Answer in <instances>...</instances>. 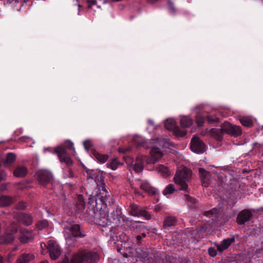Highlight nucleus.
Here are the masks:
<instances>
[{
	"instance_id": "1",
	"label": "nucleus",
	"mask_w": 263,
	"mask_h": 263,
	"mask_svg": "<svg viewBox=\"0 0 263 263\" xmlns=\"http://www.w3.org/2000/svg\"><path fill=\"white\" fill-rule=\"evenodd\" d=\"M90 200H91V204L94 208L95 223L103 228L102 231L105 232L106 235L113 237L115 233V228L114 226L109 227L111 221L109 220L107 211L106 210L108 198L105 199L102 202H98L97 198Z\"/></svg>"
},
{
	"instance_id": "2",
	"label": "nucleus",
	"mask_w": 263,
	"mask_h": 263,
	"mask_svg": "<svg viewBox=\"0 0 263 263\" xmlns=\"http://www.w3.org/2000/svg\"><path fill=\"white\" fill-rule=\"evenodd\" d=\"M219 214V211L217 209L213 208L209 211H205L203 215L209 218V220L204 219L208 222L212 221L211 223H204L203 225L190 231V233L195 239H199L204 237L210 231L212 228V223L216 221Z\"/></svg>"
},
{
	"instance_id": "3",
	"label": "nucleus",
	"mask_w": 263,
	"mask_h": 263,
	"mask_svg": "<svg viewBox=\"0 0 263 263\" xmlns=\"http://www.w3.org/2000/svg\"><path fill=\"white\" fill-rule=\"evenodd\" d=\"M97 252L86 250H81L74 253L70 260L65 256L63 260L59 263H94L99 260Z\"/></svg>"
},
{
	"instance_id": "4",
	"label": "nucleus",
	"mask_w": 263,
	"mask_h": 263,
	"mask_svg": "<svg viewBox=\"0 0 263 263\" xmlns=\"http://www.w3.org/2000/svg\"><path fill=\"white\" fill-rule=\"evenodd\" d=\"M68 151L71 152L73 155L76 154L73 143L71 141H68L65 144L58 146L54 149V153L57 154L60 162L65 163L67 166L71 165L73 163L68 155Z\"/></svg>"
},
{
	"instance_id": "5",
	"label": "nucleus",
	"mask_w": 263,
	"mask_h": 263,
	"mask_svg": "<svg viewBox=\"0 0 263 263\" xmlns=\"http://www.w3.org/2000/svg\"><path fill=\"white\" fill-rule=\"evenodd\" d=\"M95 181L97 184L98 191L96 196L89 198H97L98 202H102L106 198H108L109 194L104 183V176L102 172L96 171Z\"/></svg>"
},
{
	"instance_id": "6",
	"label": "nucleus",
	"mask_w": 263,
	"mask_h": 263,
	"mask_svg": "<svg viewBox=\"0 0 263 263\" xmlns=\"http://www.w3.org/2000/svg\"><path fill=\"white\" fill-rule=\"evenodd\" d=\"M191 174V170L184 167L177 171L174 177L175 183L180 186L179 190L189 192L186 181Z\"/></svg>"
},
{
	"instance_id": "7",
	"label": "nucleus",
	"mask_w": 263,
	"mask_h": 263,
	"mask_svg": "<svg viewBox=\"0 0 263 263\" xmlns=\"http://www.w3.org/2000/svg\"><path fill=\"white\" fill-rule=\"evenodd\" d=\"M63 233L67 241L72 240L73 238H82L85 236V234L81 231L80 225L77 224H65Z\"/></svg>"
},
{
	"instance_id": "8",
	"label": "nucleus",
	"mask_w": 263,
	"mask_h": 263,
	"mask_svg": "<svg viewBox=\"0 0 263 263\" xmlns=\"http://www.w3.org/2000/svg\"><path fill=\"white\" fill-rule=\"evenodd\" d=\"M128 213L135 217H142L146 220L151 219V215L146 210L135 203L130 204L128 209Z\"/></svg>"
},
{
	"instance_id": "9",
	"label": "nucleus",
	"mask_w": 263,
	"mask_h": 263,
	"mask_svg": "<svg viewBox=\"0 0 263 263\" xmlns=\"http://www.w3.org/2000/svg\"><path fill=\"white\" fill-rule=\"evenodd\" d=\"M37 180L40 184L43 187L48 188L52 183L53 176L52 174L47 171H40L37 173Z\"/></svg>"
},
{
	"instance_id": "10",
	"label": "nucleus",
	"mask_w": 263,
	"mask_h": 263,
	"mask_svg": "<svg viewBox=\"0 0 263 263\" xmlns=\"http://www.w3.org/2000/svg\"><path fill=\"white\" fill-rule=\"evenodd\" d=\"M164 125L167 129L173 131L175 134L178 137H182L186 135V131L183 129H180L179 127L176 125V121L173 119H167L165 121Z\"/></svg>"
},
{
	"instance_id": "11",
	"label": "nucleus",
	"mask_w": 263,
	"mask_h": 263,
	"mask_svg": "<svg viewBox=\"0 0 263 263\" xmlns=\"http://www.w3.org/2000/svg\"><path fill=\"white\" fill-rule=\"evenodd\" d=\"M253 210L244 209L241 211L236 217V222L239 225L245 224L250 221L253 217Z\"/></svg>"
},
{
	"instance_id": "12",
	"label": "nucleus",
	"mask_w": 263,
	"mask_h": 263,
	"mask_svg": "<svg viewBox=\"0 0 263 263\" xmlns=\"http://www.w3.org/2000/svg\"><path fill=\"white\" fill-rule=\"evenodd\" d=\"M222 129L224 133L237 137L241 134V129L240 126L233 125L229 122H224L222 124Z\"/></svg>"
},
{
	"instance_id": "13",
	"label": "nucleus",
	"mask_w": 263,
	"mask_h": 263,
	"mask_svg": "<svg viewBox=\"0 0 263 263\" xmlns=\"http://www.w3.org/2000/svg\"><path fill=\"white\" fill-rule=\"evenodd\" d=\"M191 150L197 154H201L205 152L206 146L198 137L194 136L191 142Z\"/></svg>"
},
{
	"instance_id": "14",
	"label": "nucleus",
	"mask_w": 263,
	"mask_h": 263,
	"mask_svg": "<svg viewBox=\"0 0 263 263\" xmlns=\"http://www.w3.org/2000/svg\"><path fill=\"white\" fill-rule=\"evenodd\" d=\"M48 249L50 256L52 260L57 259L61 255V250L59 245L57 242L52 240L48 241Z\"/></svg>"
},
{
	"instance_id": "15",
	"label": "nucleus",
	"mask_w": 263,
	"mask_h": 263,
	"mask_svg": "<svg viewBox=\"0 0 263 263\" xmlns=\"http://www.w3.org/2000/svg\"><path fill=\"white\" fill-rule=\"evenodd\" d=\"M17 221L26 226H29L33 223V218L32 216L29 213L20 212L17 213L15 216Z\"/></svg>"
},
{
	"instance_id": "16",
	"label": "nucleus",
	"mask_w": 263,
	"mask_h": 263,
	"mask_svg": "<svg viewBox=\"0 0 263 263\" xmlns=\"http://www.w3.org/2000/svg\"><path fill=\"white\" fill-rule=\"evenodd\" d=\"M20 235L18 239L22 243H26L32 241L34 238V235L31 230L25 228L20 229Z\"/></svg>"
},
{
	"instance_id": "17",
	"label": "nucleus",
	"mask_w": 263,
	"mask_h": 263,
	"mask_svg": "<svg viewBox=\"0 0 263 263\" xmlns=\"http://www.w3.org/2000/svg\"><path fill=\"white\" fill-rule=\"evenodd\" d=\"M151 157L147 159V163H155L158 161L162 156L163 154L160 149L158 147L153 146L151 150Z\"/></svg>"
},
{
	"instance_id": "18",
	"label": "nucleus",
	"mask_w": 263,
	"mask_h": 263,
	"mask_svg": "<svg viewBox=\"0 0 263 263\" xmlns=\"http://www.w3.org/2000/svg\"><path fill=\"white\" fill-rule=\"evenodd\" d=\"M234 241L235 237L234 236L224 239L220 243L216 244L217 249L219 252H222L227 249Z\"/></svg>"
},
{
	"instance_id": "19",
	"label": "nucleus",
	"mask_w": 263,
	"mask_h": 263,
	"mask_svg": "<svg viewBox=\"0 0 263 263\" xmlns=\"http://www.w3.org/2000/svg\"><path fill=\"white\" fill-rule=\"evenodd\" d=\"M199 173L202 186L204 187L208 186L210 184L209 182L211 179L210 173L203 168H199Z\"/></svg>"
},
{
	"instance_id": "20",
	"label": "nucleus",
	"mask_w": 263,
	"mask_h": 263,
	"mask_svg": "<svg viewBox=\"0 0 263 263\" xmlns=\"http://www.w3.org/2000/svg\"><path fill=\"white\" fill-rule=\"evenodd\" d=\"M109 217V220L110 221L111 219L113 220L111 221V223H115L116 225H118L120 224V219L121 218V211L120 209H114L110 214V215H108V217Z\"/></svg>"
},
{
	"instance_id": "21",
	"label": "nucleus",
	"mask_w": 263,
	"mask_h": 263,
	"mask_svg": "<svg viewBox=\"0 0 263 263\" xmlns=\"http://www.w3.org/2000/svg\"><path fill=\"white\" fill-rule=\"evenodd\" d=\"M140 189L151 195H154L157 193L155 188L152 187L147 181H143L140 185Z\"/></svg>"
},
{
	"instance_id": "22",
	"label": "nucleus",
	"mask_w": 263,
	"mask_h": 263,
	"mask_svg": "<svg viewBox=\"0 0 263 263\" xmlns=\"http://www.w3.org/2000/svg\"><path fill=\"white\" fill-rule=\"evenodd\" d=\"M15 201L13 197L2 195L0 196V207L8 206L12 204Z\"/></svg>"
},
{
	"instance_id": "23",
	"label": "nucleus",
	"mask_w": 263,
	"mask_h": 263,
	"mask_svg": "<svg viewBox=\"0 0 263 263\" xmlns=\"http://www.w3.org/2000/svg\"><path fill=\"white\" fill-rule=\"evenodd\" d=\"M34 258V255L31 253H23L18 257L17 263H28Z\"/></svg>"
},
{
	"instance_id": "24",
	"label": "nucleus",
	"mask_w": 263,
	"mask_h": 263,
	"mask_svg": "<svg viewBox=\"0 0 263 263\" xmlns=\"http://www.w3.org/2000/svg\"><path fill=\"white\" fill-rule=\"evenodd\" d=\"M144 159L142 156L137 158L135 163L134 165V170L136 172H140L143 170Z\"/></svg>"
},
{
	"instance_id": "25",
	"label": "nucleus",
	"mask_w": 263,
	"mask_h": 263,
	"mask_svg": "<svg viewBox=\"0 0 263 263\" xmlns=\"http://www.w3.org/2000/svg\"><path fill=\"white\" fill-rule=\"evenodd\" d=\"M210 134L212 136L214 137L218 141H221L222 139L223 134L224 133V130L222 129V126L221 128H212L210 130Z\"/></svg>"
},
{
	"instance_id": "26",
	"label": "nucleus",
	"mask_w": 263,
	"mask_h": 263,
	"mask_svg": "<svg viewBox=\"0 0 263 263\" xmlns=\"http://www.w3.org/2000/svg\"><path fill=\"white\" fill-rule=\"evenodd\" d=\"M193 122V120L187 116H182L180 117V125L183 128L190 127L192 125Z\"/></svg>"
},
{
	"instance_id": "27",
	"label": "nucleus",
	"mask_w": 263,
	"mask_h": 263,
	"mask_svg": "<svg viewBox=\"0 0 263 263\" xmlns=\"http://www.w3.org/2000/svg\"><path fill=\"white\" fill-rule=\"evenodd\" d=\"M14 240V236L12 234L6 233L0 237V243L3 244H8L13 242Z\"/></svg>"
},
{
	"instance_id": "28",
	"label": "nucleus",
	"mask_w": 263,
	"mask_h": 263,
	"mask_svg": "<svg viewBox=\"0 0 263 263\" xmlns=\"http://www.w3.org/2000/svg\"><path fill=\"white\" fill-rule=\"evenodd\" d=\"M27 173V169L24 166H18L13 171V174L17 177H24Z\"/></svg>"
},
{
	"instance_id": "29",
	"label": "nucleus",
	"mask_w": 263,
	"mask_h": 263,
	"mask_svg": "<svg viewBox=\"0 0 263 263\" xmlns=\"http://www.w3.org/2000/svg\"><path fill=\"white\" fill-rule=\"evenodd\" d=\"M177 222V219L174 216H168L166 217L163 221V227L166 228L174 226Z\"/></svg>"
},
{
	"instance_id": "30",
	"label": "nucleus",
	"mask_w": 263,
	"mask_h": 263,
	"mask_svg": "<svg viewBox=\"0 0 263 263\" xmlns=\"http://www.w3.org/2000/svg\"><path fill=\"white\" fill-rule=\"evenodd\" d=\"M93 155L96 159L102 163H105L109 158L107 155L102 154L95 151L93 152Z\"/></svg>"
},
{
	"instance_id": "31",
	"label": "nucleus",
	"mask_w": 263,
	"mask_h": 263,
	"mask_svg": "<svg viewBox=\"0 0 263 263\" xmlns=\"http://www.w3.org/2000/svg\"><path fill=\"white\" fill-rule=\"evenodd\" d=\"M184 199L187 202L188 206L191 208H196L198 206L197 202L195 199L186 194L184 195Z\"/></svg>"
},
{
	"instance_id": "32",
	"label": "nucleus",
	"mask_w": 263,
	"mask_h": 263,
	"mask_svg": "<svg viewBox=\"0 0 263 263\" xmlns=\"http://www.w3.org/2000/svg\"><path fill=\"white\" fill-rule=\"evenodd\" d=\"M16 156L12 153H9L7 155L6 159L4 160V165L7 166L11 164L15 160Z\"/></svg>"
},
{
	"instance_id": "33",
	"label": "nucleus",
	"mask_w": 263,
	"mask_h": 263,
	"mask_svg": "<svg viewBox=\"0 0 263 263\" xmlns=\"http://www.w3.org/2000/svg\"><path fill=\"white\" fill-rule=\"evenodd\" d=\"M149 253L147 251L144 252L143 251H140V252H139L138 257L142 261L147 262V263H151L152 262L151 259L152 258V257H149Z\"/></svg>"
},
{
	"instance_id": "34",
	"label": "nucleus",
	"mask_w": 263,
	"mask_h": 263,
	"mask_svg": "<svg viewBox=\"0 0 263 263\" xmlns=\"http://www.w3.org/2000/svg\"><path fill=\"white\" fill-rule=\"evenodd\" d=\"M206 120V115L198 113L196 116V122L198 126H202Z\"/></svg>"
},
{
	"instance_id": "35",
	"label": "nucleus",
	"mask_w": 263,
	"mask_h": 263,
	"mask_svg": "<svg viewBox=\"0 0 263 263\" xmlns=\"http://www.w3.org/2000/svg\"><path fill=\"white\" fill-rule=\"evenodd\" d=\"M131 227L134 230H136L139 232L143 231L144 230L146 229V227L141 222L139 221L131 222Z\"/></svg>"
},
{
	"instance_id": "36",
	"label": "nucleus",
	"mask_w": 263,
	"mask_h": 263,
	"mask_svg": "<svg viewBox=\"0 0 263 263\" xmlns=\"http://www.w3.org/2000/svg\"><path fill=\"white\" fill-rule=\"evenodd\" d=\"M240 121L242 125L246 127H251L253 125L252 119L248 117H243L240 119Z\"/></svg>"
},
{
	"instance_id": "37",
	"label": "nucleus",
	"mask_w": 263,
	"mask_h": 263,
	"mask_svg": "<svg viewBox=\"0 0 263 263\" xmlns=\"http://www.w3.org/2000/svg\"><path fill=\"white\" fill-rule=\"evenodd\" d=\"M177 191V190H176L175 189L174 186L173 184H169L168 185L166 186V187L163 191V194L164 196H167L168 195L173 194L174 192Z\"/></svg>"
},
{
	"instance_id": "38",
	"label": "nucleus",
	"mask_w": 263,
	"mask_h": 263,
	"mask_svg": "<svg viewBox=\"0 0 263 263\" xmlns=\"http://www.w3.org/2000/svg\"><path fill=\"white\" fill-rule=\"evenodd\" d=\"M120 164V163L118 161L117 159L115 158L112 159L111 161L108 162L106 165L107 167L110 168L112 170H115L117 168Z\"/></svg>"
},
{
	"instance_id": "39",
	"label": "nucleus",
	"mask_w": 263,
	"mask_h": 263,
	"mask_svg": "<svg viewBox=\"0 0 263 263\" xmlns=\"http://www.w3.org/2000/svg\"><path fill=\"white\" fill-rule=\"evenodd\" d=\"M206 120L209 124H213L219 122V119L215 115H206Z\"/></svg>"
},
{
	"instance_id": "40",
	"label": "nucleus",
	"mask_w": 263,
	"mask_h": 263,
	"mask_svg": "<svg viewBox=\"0 0 263 263\" xmlns=\"http://www.w3.org/2000/svg\"><path fill=\"white\" fill-rule=\"evenodd\" d=\"M148 234V232L145 233L144 232H142L140 235H138L136 237V243L138 245H140L142 243L143 241V239L145 238L147 236V234Z\"/></svg>"
},
{
	"instance_id": "41",
	"label": "nucleus",
	"mask_w": 263,
	"mask_h": 263,
	"mask_svg": "<svg viewBox=\"0 0 263 263\" xmlns=\"http://www.w3.org/2000/svg\"><path fill=\"white\" fill-rule=\"evenodd\" d=\"M150 143L148 141H144L143 140H142L140 142L136 141L135 143L137 145L138 147L139 146H143L145 148H148L150 147L148 145V144Z\"/></svg>"
},
{
	"instance_id": "42",
	"label": "nucleus",
	"mask_w": 263,
	"mask_h": 263,
	"mask_svg": "<svg viewBox=\"0 0 263 263\" xmlns=\"http://www.w3.org/2000/svg\"><path fill=\"white\" fill-rule=\"evenodd\" d=\"M48 226V222L47 220H42L40 221L37 224V228L39 230H42Z\"/></svg>"
},
{
	"instance_id": "43",
	"label": "nucleus",
	"mask_w": 263,
	"mask_h": 263,
	"mask_svg": "<svg viewBox=\"0 0 263 263\" xmlns=\"http://www.w3.org/2000/svg\"><path fill=\"white\" fill-rule=\"evenodd\" d=\"M26 206H27V203L23 201H20L16 205L15 208L17 210H24Z\"/></svg>"
},
{
	"instance_id": "44",
	"label": "nucleus",
	"mask_w": 263,
	"mask_h": 263,
	"mask_svg": "<svg viewBox=\"0 0 263 263\" xmlns=\"http://www.w3.org/2000/svg\"><path fill=\"white\" fill-rule=\"evenodd\" d=\"M159 171L162 172L164 175H168L169 174L168 169L166 166L160 165L158 167Z\"/></svg>"
},
{
	"instance_id": "45",
	"label": "nucleus",
	"mask_w": 263,
	"mask_h": 263,
	"mask_svg": "<svg viewBox=\"0 0 263 263\" xmlns=\"http://www.w3.org/2000/svg\"><path fill=\"white\" fill-rule=\"evenodd\" d=\"M154 259L153 260L154 263H166L165 260L159 255H154Z\"/></svg>"
},
{
	"instance_id": "46",
	"label": "nucleus",
	"mask_w": 263,
	"mask_h": 263,
	"mask_svg": "<svg viewBox=\"0 0 263 263\" xmlns=\"http://www.w3.org/2000/svg\"><path fill=\"white\" fill-rule=\"evenodd\" d=\"M78 203L81 206L84 207L85 206V202L83 195H79L77 197Z\"/></svg>"
},
{
	"instance_id": "47",
	"label": "nucleus",
	"mask_w": 263,
	"mask_h": 263,
	"mask_svg": "<svg viewBox=\"0 0 263 263\" xmlns=\"http://www.w3.org/2000/svg\"><path fill=\"white\" fill-rule=\"evenodd\" d=\"M10 233V234H12L13 235L14 234L16 233L17 232V228L16 224L13 223L12 224L9 228Z\"/></svg>"
},
{
	"instance_id": "48",
	"label": "nucleus",
	"mask_w": 263,
	"mask_h": 263,
	"mask_svg": "<svg viewBox=\"0 0 263 263\" xmlns=\"http://www.w3.org/2000/svg\"><path fill=\"white\" fill-rule=\"evenodd\" d=\"M217 249H215L214 248H210L208 250L209 255L212 257H215L217 255Z\"/></svg>"
},
{
	"instance_id": "49",
	"label": "nucleus",
	"mask_w": 263,
	"mask_h": 263,
	"mask_svg": "<svg viewBox=\"0 0 263 263\" xmlns=\"http://www.w3.org/2000/svg\"><path fill=\"white\" fill-rule=\"evenodd\" d=\"M83 145L85 148L88 151L91 146L92 144L90 140H85L83 142Z\"/></svg>"
},
{
	"instance_id": "50",
	"label": "nucleus",
	"mask_w": 263,
	"mask_h": 263,
	"mask_svg": "<svg viewBox=\"0 0 263 263\" xmlns=\"http://www.w3.org/2000/svg\"><path fill=\"white\" fill-rule=\"evenodd\" d=\"M86 173H87V175H88V178H90V179L94 180L95 177V174H96V172H94L93 171H87Z\"/></svg>"
},
{
	"instance_id": "51",
	"label": "nucleus",
	"mask_w": 263,
	"mask_h": 263,
	"mask_svg": "<svg viewBox=\"0 0 263 263\" xmlns=\"http://www.w3.org/2000/svg\"><path fill=\"white\" fill-rule=\"evenodd\" d=\"M86 2L89 4L88 6V9L91 8L92 5H95L97 3V1L96 0H86Z\"/></svg>"
},
{
	"instance_id": "52",
	"label": "nucleus",
	"mask_w": 263,
	"mask_h": 263,
	"mask_svg": "<svg viewBox=\"0 0 263 263\" xmlns=\"http://www.w3.org/2000/svg\"><path fill=\"white\" fill-rule=\"evenodd\" d=\"M7 174L5 172H1L0 174V182L5 179L6 177H7Z\"/></svg>"
},
{
	"instance_id": "53",
	"label": "nucleus",
	"mask_w": 263,
	"mask_h": 263,
	"mask_svg": "<svg viewBox=\"0 0 263 263\" xmlns=\"http://www.w3.org/2000/svg\"><path fill=\"white\" fill-rule=\"evenodd\" d=\"M66 176L69 178H73L74 176L73 172L71 170L68 171Z\"/></svg>"
},
{
	"instance_id": "54",
	"label": "nucleus",
	"mask_w": 263,
	"mask_h": 263,
	"mask_svg": "<svg viewBox=\"0 0 263 263\" xmlns=\"http://www.w3.org/2000/svg\"><path fill=\"white\" fill-rule=\"evenodd\" d=\"M168 4H169V9L173 12H175V7L173 6V4L172 3H171L170 1H168Z\"/></svg>"
},
{
	"instance_id": "55",
	"label": "nucleus",
	"mask_w": 263,
	"mask_h": 263,
	"mask_svg": "<svg viewBox=\"0 0 263 263\" xmlns=\"http://www.w3.org/2000/svg\"><path fill=\"white\" fill-rule=\"evenodd\" d=\"M19 2V0H6V3L10 4L11 3L16 4Z\"/></svg>"
},
{
	"instance_id": "56",
	"label": "nucleus",
	"mask_w": 263,
	"mask_h": 263,
	"mask_svg": "<svg viewBox=\"0 0 263 263\" xmlns=\"http://www.w3.org/2000/svg\"><path fill=\"white\" fill-rule=\"evenodd\" d=\"M159 0H146V1L149 4H155Z\"/></svg>"
},
{
	"instance_id": "57",
	"label": "nucleus",
	"mask_w": 263,
	"mask_h": 263,
	"mask_svg": "<svg viewBox=\"0 0 263 263\" xmlns=\"http://www.w3.org/2000/svg\"><path fill=\"white\" fill-rule=\"evenodd\" d=\"M134 192L136 194L141 195L140 193L138 191V190L137 189H134Z\"/></svg>"
},
{
	"instance_id": "58",
	"label": "nucleus",
	"mask_w": 263,
	"mask_h": 263,
	"mask_svg": "<svg viewBox=\"0 0 263 263\" xmlns=\"http://www.w3.org/2000/svg\"><path fill=\"white\" fill-rule=\"evenodd\" d=\"M130 148H128L125 150H120V152H123V153H126V151H130Z\"/></svg>"
},
{
	"instance_id": "59",
	"label": "nucleus",
	"mask_w": 263,
	"mask_h": 263,
	"mask_svg": "<svg viewBox=\"0 0 263 263\" xmlns=\"http://www.w3.org/2000/svg\"><path fill=\"white\" fill-rule=\"evenodd\" d=\"M3 258L1 255H0V263H3Z\"/></svg>"
},
{
	"instance_id": "60",
	"label": "nucleus",
	"mask_w": 263,
	"mask_h": 263,
	"mask_svg": "<svg viewBox=\"0 0 263 263\" xmlns=\"http://www.w3.org/2000/svg\"><path fill=\"white\" fill-rule=\"evenodd\" d=\"M28 1V0H23V2L24 3H27Z\"/></svg>"
},
{
	"instance_id": "61",
	"label": "nucleus",
	"mask_w": 263,
	"mask_h": 263,
	"mask_svg": "<svg viewBox=\"0 0 263 263\" xmlns=\"http://www.w3.org/2000/svg\"><path fill=\"white\" fill-rule=\"evenodd\" d=\"M16 249H17V247H15V248H14V250H16Z\"/></svg>"
},
{
	"instance_id": "62",
	"label": "nucleus",
	"mask_w": 263,
	"mask_h": 263,
	"mask_svg": "<svg viewBox=\"0 0 263 263\" xmlns=\"http://www.w3.org/2000/svg\"><path fill=\"white\" fill-rule=\"evenodd\" d=\"M47 149H48V148H45V149H44V151H46V150H47Z\"/></svg>"
},
{
	"instance_id": "63",
	"label": "nucleus",
	"mask_w": 263,
	"mask_h": 263,
	"mask_svg": "<svg viewBox=\"0 0 263 263\" xmlns=\"http://www.w3.org/2000/svg\"><path fill=\"white\" fill-rule=\"evenodd\" d=\"M262 156H263V152H262Z\"/></svg>"
},
{
	"instance_id": "64",
	"label": "nucleus",
	"mask_w": 263,
	"mask_h": 263,
	"mask_svg": "<svg viewBox=\"0 0 263 263\" xmlns=\"http://www.w3.org/2000/svg\"><path fill=\"white\" fill-rule=\"evenodd\" d=\"M262 128H263V125H262Z\"/></svg>"
}]
</instances>
